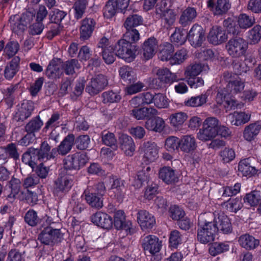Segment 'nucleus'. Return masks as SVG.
I'll return each mask as SVG.
<instances>
[{
	"label": "nucleus",
	"instance_id": "nucleus-22",
	"mask_svg": "<svg viewBox=\"0 0 261 261\" xmlns=\"http://www.w3.org/2000/svg\"><path fill=\"white\" fill-rule=\"evenodd\" d=\"M214 222L217 225V232L219 231L224 234L232 232V227L230 220L223 213L218 214V218Z\"/></svg>",
	"mask_w": 261,
	"mask_h": 261
},
{
	"label": "nucleus",
	"instance_id": "nucleus-39",
	"mask_svg": "<svg viewBox=\"0 0 261 261\" xmlns=\"http://www.w3.org/2000/svg\"><path fill=\"white\" fill-rule=\"evenodd\" d=\"M19 88V83L11 85L9 87L4 90V94L6 102L9 108L14 105L15 98V93Z\"/></svg>",
	"mask_w": 261,
	"mask_h": 261
},
{
	"label": "nucleus",
	"instance_id": "nucleus-8",
	"mask_svg": "<svg viewBox=\"0 0 261 261\" xmlns=\"http://www.w3.org/2000/svg\"><path fill=\"white\" fill-rule=\"evenodd\" d=\"M187 39L193 47L201 46L205 39V32L203 28L197 23L193 25L187 34Z\"/></svg>",
	"mask_w": 261,
	"mask_h": 261
},
{
	"label": "nucleus",
	"instance_id": "nucleus-41",
	"mask_svg": "<svg viewBox=\"0 0 261 261\" xmlns=\"http://www.w3.org/2000/svg\"><path fill=\"white\" fill-rule=\"evenodd\" d=\"M81 68L79 61L75 59L68 60L62 65V69L65 73L68 75H72L75 72V69Z\"/></svg>",
	"mask_w": 261,
	"mask_h": 261
},
{
	"label": "nucleus",
	"instance_id": "nucleus-10",
	"mask_svg": "<svg viewBox=\"0 0 261 261\" xmlns=\"http://www.w3.org/2000/svg\"><path fill=\"white\" fill-rule=\"evenodd\" d=\"M223 78L227 83L225 89L229 94H234L241 92L244 88V83L238 77L234 78L232 73L226 72L223 74Z\"/></svg>",
	"mask_w": 261,
	"mask_h": 261
},
{
	"label": "nucleus",
	"instance_id": "nucleus-1",
	"mask_svg": "<svg viewBox=\"0 0 261 261\" xmlns=\"http://www.w3.org/2000/svg\"><path fill=\"white\" fill-rule=\"evenodd\" d=\"M211 216L213 217L214 214L205 213L198 219L197 239L203 244L213 241L217 232L216 224L208 219Z\"/></svg>",
	"mask_w": 261,
	"mask_h": 261
},
{
	"label": "nucleus",
	"instance_id": "nucleus-4",
	"mask_svg": "<svg viewBox=\"0 0 261 261\" xmlns=\"http://www.w3.org/2000/svg\"><path fill=\"white\" fill-rule=\"evenodd\" d=\"M153 71L156 77L152 80V83L155 85L156 88H161L167 84L170 85L178 80L176 74L171 72L166 67L155 68Z\"/></svg>",
	"mask_w": 261,
	"mask_h": 261
},
{
	"label": "nucleus",
	"instance_id": "nucleus-6",
	"mask_svg": "<svg viewBox=\"0 0 261 261\" xmlns=\"http://www.w3.org/2000/svg\"><path fill=\"white\" fill-rule=\"evenodd\" d=\"M62 237L63 234L60 229L46 226L39 234L38 240L44 245L53 246L60 242Z\"/></svg>",
	"mask_w": 261,
	"mask_h": 261
},
{
	"label": "nucleus",
	"instance_id": "nucleus-19",
	"mask_svg": "<svg viewBox=\"0 0 261 261\" xmlns=\"http://www.w3.org/2000/svg\"><path fill=\"white\" fill-rule=\"evenodd\" d=\"M208 7L211 8L214 15H222L226 14L231 7L229 0H217L215 4L213 1L209 0Z\"/></svg>",
	"mask_w": 261,
	"mask_h": 261
},
{
	"label": "nucleus",
	"instance_id": "nucleus-12",
	"mask_svg": "<svg viewBox=\"0 0 261 261\" xmlns=\"http://www.w3.org/2000/svg\"><path fill=\"white\" fill-rule=\"evenodd\" d=\"M141 149L144 153V161L146 164L155 161L158 158V148L154 142L144 143Z\"/></svg>",
	"mask_w": 261,
	"mask_h": 261
},
{
	"label": "nucleus",
	"instance_id": "nucleus-14",
	"mask_svg": "<svg viewBox=\"0 0 261 261\" xmlns=\"http://www.w3.org/2000/svg\"><path fill=\"white\" fill-rule=\"evenodd\" d=\"M228 38L225 31L221 27H213L207 36L210 43L214 45H219L225 42Z\"/></svg>",
	"mask_w": 261,
	"mask_h": 261
},
{
	"label": "nucleus",
	"instance_id": "nucleus-54",
	"mask_svg": "<svg viewBox=\"0 0 261 261\" xmlns=\"http://www.w3.org/2000/svg\"><path fill=\"white\" fill-rule=\"evenodd\" d=\"M87 5V0H77L73 6L74 10V17L77 19L81 18L85 12Z\"/></svg>",
	"mask_w": 261,
	"mask_h": 261
},
{
	"label": "nucleus",
	"instance_id": "nucleus-28",
	"mask_svg": "<svg viewBox=\"0 0 261 261\" xmlns=\"http://www.w3.org/2000/svg\"><path fill=\"white\" fill-rule=\"evenodd\" d=\"M121 148L127 155L132 156L135 150V145L133 138L126 134H122L119 138Z\"/></svg>",
	"mask_w": 261,
	"mask_h": 261
},
{
	"label": "nucleus",
	"instance_id": "nucleus-33",
	"mask_svg": "<svg viewBox=\"0 0 261 261\" xmlns=\"http://www.w3.org/2000/svg\"><path fill=\"white\" fill-rule=\"evenodd\" d=\"M250 115L244 112H234L228 116L229 120L232 125L240 126L248 122L250 119Z\"/></svg>",
	"mask_w": 261,
	"mask_h": 261
},
{
	"label": "nucleus",
	"instance_id": "nucleus-43",
	"mask_svg": "<svg viewBox=\"0 0 261 261\" xmlns=\"http://www.w3.org/2000/svg\"><path fill=\"white\" fill-rule=\"evenodd\" d=\"M244 201L251 206L259 204L261 202V192L255 190L246 194L244 198Z\"/></svg>",
	"mask_w": 261,
	"mask_h": 261
},
{
	"label": "nucleus",
	"instance_id": "nucleus-5",
	"mask_svg": "<svg viewBox=\"0 0 261 261\" xmlns=\"http://www.w3.org/2000/svg\"><path fill=\"white\" fill-rule=\"evenodd\" d=\"M225 48L229 56L239 58L245 54L248 48V42L241 37H235L228 40Z\"/></svg>",
	"mask_w": 261,
	"mask_h": 261
},
{
	"label": "nucleus",
	"instance_id": "nucleus-15",
	"mask_svg": "<svg viewBox=\"0 0 261 261\" xmlns=\"http://www.w3.org/2000/svg\"><path fill=\"white\" fill-rule=\"evenodd\" d=\"M34 106L32 101H23L13 115V119L17 122H22L32 114Z\"/></svg>",
	"mask_w": 261,
	"mask_h": 261
},
{
	"label": "nucleus",
	"instance_id": "nucleus-13",
	"mask_svg": "<svg viewBox=\"0 0 261 261\" xmlns=\"http://www.w3.org/2000/svg\"><path fill=\"white\" fill-rule=\"evenodd\" d=\"M74 142V136L70 134L66 136L64 139L61 142L57 148L52 149V154L66 155L69 153L73 147Z\"/></svg>",
	"mask_w": 261,
	"mask_h": 261
},
{
	"label": "nucleus",
	"instance_id": "nucleus-53",
	"mask_svg": "<svg viewBox=\"0 0 261 261\" xmlns=\"http://www.w3.org/2000/svg\"><path fill=\"white\" fill-rule=\"evenodd\" d=\"M126 31L123 35L124 40L130 42L132 44L136 43L140 39L139 31L136 29H125Z\"/></svg>",
	"mask_w": 261,
	"mask_h": 261
},
{
	"label": "nucleus",
	"instance_id": "nucleus-56",
	"mask_svg": "<svg viewBox=\"0 0 261 261\" xmlns=\"http://www.w3.org/2000/svg\"><path fill=\"white\" fill-rule=\"evenodd\" d=\"M238 22L240 28L246 29L253 25L255 23V19L246 14H242L240 15Z\"/></svg>",
	"mask_w": 261,
	"mask_h": 261
},
{
	"label": "nucleus",
	"instance_id": "nucleus-36",
	"mask_svg": "<svg viewBox=\"0 0 261 261\" xmlns=\"http://www.w3.org/2000/svg\"><path fill=\"white\" fill-rule=\"evenodd\" d=\"M111 190L115 194V196L121 200L124 195L125 191V181L121 178L112 179Z\"/></svg>",
	"mask_w": 261,
	"mask_h": 261
},
{
	"label": "nucleus",
	"instance_id": "nucleus-25",
	"mask_svg": "<svg viewBox=\"0 0 261 261\" xmlns=\"http://www.w3.org/2000/svg\"><path fill=\"white\" fill-rule=\"evenodd\" d=\"M20 59L18 56L14 57L6 66L4 75L6 79L12 80L20 68Z\"/></svg>",
	"mask_w": 261,
	"mask_h": 261
},
{
	"label": "nucleus",
	"instance_id": "nucleus-55",
	"mask_svg": "<svg viewBox=\"0 0 261 261\" xmlns=\"http://www.w3.org/2000/svg\"><path fill=\"white\" fill-rule=\"evenodd\" d=\"M74 143L76 147L79 150H85L89 147L90 143V138L88 135H80L74 138Z\"/></svg>",
	"mask_w": 261,
	"mask_h": 261
},
{
	"label": "nucleus",
	"instance_id": "nucleus-20",
	"mask_svg": "<svg viewBox=\"0 0 261 261\" xmlns=\"http://www.w3.org/2000/svg\"><path fill=\"white\" fill-rule=\"evenodd\" d=\"M158 114L157 110L152 107H142L133 109L130 111V115L137 120H145Z\"/></svg>",
	"mask_w": 261,
	"mask_h": 261
},
{
	"label": "nucleus",
	"instance_id": "nucleus-37",
	"mask_svg": "<svg viewBox=\"0 0 261 261\" xmlns=\"http://www.w3.org/2000/svg\"><path fill=\"white\" fill-rule=\"evenodd\" d=\"M239 242L242 247L247 250L253 249L259 244L258 240L255 239L253 237L248 234L242 235L239 238Z\"/></svg>",
	"mask_w": 261,
	"mask_h": 261
},
{
	"label": "nucleus",
	"instance_id": "nucleus-31",
	"mask_svg": "<svg viewBox=\"0 0 261 261\" xmlns=\"http://www.w3.org/2000/svg\"><path fill=\"white\" fill-rule=\"evenodd\" d=\"M165 123L164 120L160 117L149 118L145 122V126L149 130L155 132H161L164 128Z\"/></svg>",
	"mask_w": 261,
	"mask_h": 261
},
{
	"label": "nucleus",
	"instance_id": "nucleus-23",
	"mask_svg": "<svg viewBox=\"0 0 261 261\" xmlns=\"http://www.w3.org/2000/svg\"><path fill=\"white\" fill-rule=\"evenodd\" d=\"M95 22L93 19L86 18L82 21L80 28V39L88 40L92 35L95 28Z\"/></svg>",
	"mask_w": 261,
	"mask_h": 261
},
{
	"label": "nucleus",
	"instance_id": "nucleus-29",
	"mask_svg": "<svg viewBox=\"0 0 261 261\" xmlns=\"http://www.w3.org/2000/svg\"><path fill=\"white\" fill-rule=\"evenodd\" d=\"M159 176L167 184L174 183L178 180L175 170L170 167H164L161 168L159 172Z\"/></svg>",
	"mask_w": 261,
	"mask_h": 261
},
{
	"label": "nucleus",
	"instance_id": "nucleus-35",
	"mask_svg": "<svg viewBox=\"0 0 261 261\" xmlns=\"http://www.w3.org/2000/svg\"><path fill=\"white\" fill-rule=\"evenodd\" d=\"M84 194L86 201L91 207L100 209L103 206L102 197L96 194L95 192L85 191Z\"/></svg>",
	"mask_w": 261,
	"mask_h": 261
},
{
	"label": "nucleus",
	"instance_id": "nucleus-60",
	"mask_svg": "<svg viewBox=\"0 0 261 261\" xmlns=\"http://www.w3.org/2000/svg\"><path fill=\"white\" fill-rule=\"evenodd\" d=\"M187 53L188 51L185 48L178 50L171 59V65L182 63L187 59Z\"/></svg>",
	"mask_w": 261,
	"mask_h": 261
},
{
	"label": "nucleus",
	"instance_id": "nucleus-48",
	"mask_svg": "<svg viewBox=\"0 0 261 261\" xmlns=\"http://www.w3.org/2000/svg\"><path fill=\"white\" fill-rule=\"evenodd\" d=\"M43 124V121L40 119L39 116H37L32 119L26 124L25 131L27 133L35 134L36 132H38L40 129Z\"/></svg>",
	"mask_w": 261,
	"mask_h": 261
},
{
	"label": "nucleus",
	"instance_id": "nucleus-26",
	"mask_svg": "<svg viewBox=\"0 0 261 261\" xmlns=\"http://www.w3.org/2000/svg\"><path fill=\"white\" fill-rule=\"evenodd\" d=\"M197 16L195 8L189 7L181 12L179 23L183 27H186L194 21Z\"/></svg>",
	"mask_w": 261,
	"mask_h": 261
},
{
	"label": "nucleus",
	"instance_id": "nucleus-32",
	"mask_svg": "<svg viewBox=\"0 0 261 261\" xmlns=\"http://www.w3.org/2000/svg\"><path fill=\"white\" fill-rule=\"evenodd\" d=\"M100 138L103 144L110 147L113 150H117V140L114 133L104 130L100 134Z\"/></svg>",
	"mask_w": 261,
	"mask_h": 261
},
{
	"label": "nucleus",
	"instance_id": "nucleus-42",
	"mask_svg": "<svg viewBox=\"0 0 261 261\" xmlns=\"http://www.w3.org/2000/svg\"><path fill=\"white\" fill-rule=\"evenodd\" d=\"M174 49L173 45L169 42L163 44L162 48L160 52L159 58L161 60L169 61L171 64V59L173 57V53Z\"/></svg>",
	"mask_w": 261,
	"mask_h": 261
},
{
	"label": "nucleus",
	"instance_id": "nucleus-61",
	"mask_svg": "<svg viewBox=\"0 0 261 261\" xmlns=\"http://www.w3.org/2000/svg\"><path fill=\"white\" fill-rule=\"evenodd\" d=\"M102 102L105 103L117 102L121 99V96L113 91H108L102 94Z\"/></svg>",
	"mask_w": 261,
	"mask_h": 261
},
{
	"label": "nucleus",
	"instance_id": "nucleus-49",
	"mask_svg": "<svg viewBox=\"0 0 261 261\" xmlns=\"http://www.w3.org/2000/svg\"><path fill=\"white\" fill-rule=\"evenodd\" d=\"M39 152L40 156L42 161L48 160L55 158L56 155L52 154V150H50V146L46 141L42 142L40 149H38Z\"/></svg>",
	"mask_w": 261,
	"mask_h": 261
},
{
	"label": "nucleus",
	"instance_id": "nucleus-9",
	"mask_svg": "<svg viewBox=\"0 0 261 261\" xmlns=\"http://www.w3.org/2000/svg\"><path fill=\"white\" fill-rule=\"evenodd\" d=\"M108 84L106 76L102 74H98L91 79L86 87V91L91 95H95L102 91Z\"/></svg>",
	"mask_w": 261,
	"mask_h": 261
},
{
	"label": "nucleus",
	"instance_id": "nucleus-40",
	"mask_svg": "<svg viewBox=\"0 0 261 261\" xmlns=\"http://www.w3.org/2000/svg\"><path fill=\"white\" fill-rule=\"evenodd\" d=\"M261 129V125L259 122L251 123L246 126L243 133L245 140L251 141L259 133Z\"/></svg>",
	"mask_w": 261,
	"mask_h": 261
},
{
	"label": "nucleus",
	"instance_id": "nucleus-21",
	"mask_svg": "<svg viewBox=\"0 0 261 261\" xmlns=\"http://www.w3.org/2000/svg\"><path fill=\"white\" fill-rule=\"evenodd\" d=\"M137 220L142 229H151L155 224L154 216L145 210L138 212Z\"/></svg>",
	"mask_w": 261,
	"mask_h": 261
},
{
	"label": "nucleus",
	"instance_id": "nucleus-2",
	"mask_svg": "<svg viewBox=\"0 0 261 261\" xmlns=\"http://www.w3.org/2000/svg\"><path fill=\"white\" fill-rule=\"evenodd\" d=\"M113 50L117 56L126 62H130L136 58L137 48L136 45L123 39H121L114 46Z\"/></svg>",
	"mask_w": 261,
	"mask_h": 261
},
{
	"label": "nucleus",
	"instance_id": "nucleus-63",
	"mask_svg": "<svg viewBox=\"0 0 261 261\" xmlns=\"http://www.w3.org/2000/svg\"><path fill=\"white\" fill-rule=\"evenodd\" d=\"M19 49V43L16 41L8 42L4 47V51L9 57L14 56Z\"/></svg>",
	"mask_w": 261,
	"mask_h": 261
},
{
	"label": "nucleus",
	"instance_id": "nucleus-30",
	"mask_svg": "<svg viewBox=\"0 0 261 261\" xmlns=\"http://www.w3.org/2000/svg\"><path fill=\"white\" fill-rule=\"evenodd\" d=\"M180 149L181 151L189 153L197 147L196 139L191 135H185L180 139Z\"/></svg>",
	"mask_w": 261,
	"mask_h": 261
},
{
	"label": "nucleus",
	"instance_id": "nucleus-57",
	"mask_svg": "<svg viewBox=\"0 0 261 261\" xmlns=\"http://www.w3.org/2000/svg\"><path fill=\"white\" fill-rule=\"evenodd\" d=\"M188 118L186 113L182 112L172 114L170 117L171 123L174 126L182 124Z\"/></svg>",
	"mask_w": 261,
	"mask_h": 261
},
{
	"label": "nucleus",
	"instance_id": "nucleus-38",
	"mask_svg": "<svg viewBox=\"0 0 261 261\" xmlns=\"http://www.w3.org/2000/svg\"><path fill=\"white\" fill-rule=\"evenodd\" d=\"M119 72L121 79L127 84L134 83L137 81L136 74L130 67L123 66L120 68Z\"/></svg>",
	"mask_w": 261,
	"mask_h": 261
},
{
	"label": "nucleus",
	"instance_id": "nucleus-47",
	"mask_svg": "<svg viewBox=\"0 0 261 261\" xmlns=\"http://www.w3.org/2000/svg\"><path fill=\"white\" fill-rule=\"evenodd\" d=\"M143 19L141 16L138 14L129 15L125 21L123 26L125 29H136L135 28L143 23Z\"/></svg>",
	"mask_w": 261,
	"mask_h": 261
},
{
	"label": "nucleus",
	"instance_id": "nucleus-17",
	"mask_svg": "<svg viewBox=\"0 0 261 261\" xmlns=\"http://www.w3.org/2000/svg\"><path fill=\"white\" fill-rule=\"evenodd\" d=\"M114 224L117 229L124 230L127 234H131L133 232L134 229L132 227V222L130 221L125 220L124 213L122 211L119 210L115 213Z\"/></svg>",
	"mask_w": 261,
	"mask_h": 261
},
{
	"label": "nucleus",
	"instance_id": "nucleus-58",
	"mask_svg": "<svg viewBox=\"0 0 261 261\" xmlns=\"http://www.w3.org/2000/svg\"><path fill=\"white\" fill-rule=\"evenodd\" d=\"M169 243V246L172 248H177L181 244V235L179 231L173 230L170 232Z\"/></svg>",
	"mask_w": 261,
	"mask_h": 261
},
{
	"label": "nucleus",
	"instance_id": "nucleus-46",
	"mask_svg": "<svg viewBox=\"0 0 261 261\" xmlns=\"http://www.w3.org/2000/svg\"><path fill=\"white\" fill-rule=\"evenodd\" d=\"M229 249V245L227 243H214L209 248V253L212 256L227 252Z\"/></svg>",
	"mask_w": 261,
	"mask_h": 261
},
{
	"label": "nucleus",
	"instance_id": "nucleus-11",
	"mask_svg": "<svg viewBox=\"0 0 261 261\" xmlns=\"http://www.w3.org/2000/svg\"><path fill=\"white\" fill-rule=\"evenodd\" d=\"M142 246L145 252H148L151 254H155L160 251L162 242L157 237L148 235L143 239Z\"/></svg>",
	"mask_w": 261,
	"mask_h": 261
},
{
	"label": "nucleus",
	"instance_id": "nucleus-34",
	"mask_svg": "<svg viewBox=\"0 0 261 261\" xmlns=\"http://www.w3.org/2000/svg\"><path fill=\"white\" fill-rule=\"evenodd\" d=\"M60 65L55 60L50 61L45 71L46 75L50 79H59L63 74Z\"/></svg>",
	"mask_w": 261,
	"mask_h": 261
},
{
	"label": "nucleus",
	"instance_id": "nucleus-27",
	"mask_svg": "<svg viewBox=\"0 0 261 261\" xmlns=\"http://www.w3.org/2000/svg\"><path fill=\"white\" fill-rule=\"evenodd\" d=\"M73 185V181L67 176L58 177L55 181V191L57 193L65 194L67 193Z\"/></svg>",
	"mask_w": 261,
	"mask_h": 261
},
{
	"label": "nucleus",
	"instance_id": "nucleus-64",
	"mask_svg": "<svg viewBox=\"0 0 261 261\" xmlns=\"http://www.w3.org/2000/svg\"><path fill=\"white\" fill-rule=\"evenodd\" d=\"M85 86V81L84 79H80L77 81L74 90L71 94V98L73 100H76L78 97L83 93Z\"/></svg>",
	"mask_w": 261,
	"mask_h": 261
},
{
	"label": "nucleus",
	"instance_id": "nucleus-3",
	"mask_svg": "<svg viewBox=\"0 0 261 261\" xmlns=\"http://www.w3.org/2000/svg\"><path fill=\"white\" fill-rule=\"evenodd\" d=\"M218 124L219 120L216 118H207L197 134V138L204 141L213 139L218 134Z\"/></svg>",
	"mask_w": 261,
	"mask_h": 261
},
{
	"label": "nucleus",
	"instance_id": "nucleus-51",
	"mask_svg": "<svg viewBox=\"0 0 261 261\" xmlns=\"http://www.w3.org/2000/svg\"><path fill=\"white\" fill-rule=\"evenodd\" d=\"M11 28L13 32L19 34L23 32L27 27L19 18L18 16H11L10 19Z\"/></svg>",
	"mask_w": 261,
	"mask_h": 261
},
{
	"label": "nucleus",
	"instance_id": "nucleus-52",
	"mask_svg": "<svg viewBox=\"0 0 261 261\" xmlns=\"http://www.w3.org/2000/svg\"><path fill=\"white\" fill-rule=\"evenodd\" d=\"M187 38V35H186L183 29L180 28H176L171 36V41L176 43L177 45L184 44Z\"/></svg>",
	"mask_w": 261,
	"mask_h": 261
},
{
	"label": "nucleus",
	"instance_id": "nucleus-59",
	"mask_svg": "<svg viewBox=\"0 0 261 261\" xmlns=\"http://www.w3.org/2000/svg\"><path fill=\"white\" fill-rule=\"evenodd\" d=\"M180 139L176 137L170 136L165 141V146L169 151L178 150L180 148Z\"/></svg>",
	"mask_w": 261,
	"mask_h": 261
},
{
	"label": "nucleus",
	"instance_id": "nucleus-44",
	"mask_svg": "<svg viewBox=\"0 0 261 261\" xmlns=\"http://www.w3.org/2000/svg\"><path fill=\"white\" fill-rule=\"evenodd\" d=\"M120 9L112 0H109L103 9V14L105 18L110 19L114 17Z\"/></svg>",
	"mask_w": 261,
	"mask_h": 261
},
{
	"label": "nucleus",
	"instance_id": "nucleus-50",
	"mask_svg": "<svg viewBox=\"0 0 261 261\" xmlns=\"http://www.w3.org/2000/svg\"><path fill=\"white\" fill-rule=\"evenodd\" d=\"M225 208L231 212L237 213L243 206L240 198H230L227 202L223 203Z\"/></svg>",
	"mask_w": 261,
	"mask_h": 261
},
{
	"label": "nucleus",
	"instance_id": "nucleus-16",
	"mask_svg": "<svg viewBox=\"0 0 261 261\" xmlns=\"http://www.w3.org/2000/svg\"><path fill=\"white\" fill-rule=\"evenodd\" d=\"M158 47V41L154 37L146 40L141 46V53L145 60L151 59L156 52Z\"/></svg>",
	"mask_w": 261,
	"mask_h": 261
},
{
	"label": "nucleus",
	"instance_id": "nucleus-45",
	"mask_svg": "<svg viewBox=\"0 0 261 261\" xmlns=\"http://www.w3.org/2000/svg\"><path fill=\"white\" fill-rule=\"evenodd\" d=\"M208 95L206 94H201L196 96L191 97L185 101V105L189 107H197L205 104L207 101Z\"/></svg>",
	"mask_w": 261,
	"mask_h": 261
},
{
	"label": "nucleus",
	"instance_id": "nucleus-62",
	"mask_svg": "<svg viewBox=\"0 0 261 261\" xmlns=\"http://www.w3.org/2000/svg\"><path fill=\"white\" fill-rule=\"evenodd\" d=\"M248 37L251 41V43H258L261 38V27L259 25L254 26L248 32Z\"/></svg>",
	"mask_w": 261,
	"mask_h": 261
},
{
	"label": "nucleus",
	"instance_id": "nucleus-18",
	"mask_svg": "<svg viewBox=\"0 0 261 261\" xmlns=\"http://www.w3.org/2000/svg\"><path fill=\"white\" fill-rule=\"evenodd\" d=\"M91 221L96 225L103 229H110L113 225V219L107 214L98 212L91 217Z\"/></svg>",
	"mask_w": 261,
	"mask_h": 261
},
{
	"label": "nucleus",
	"instance_id": "nucleus-7",
	"mask_svg": "<svg viewBox=\"0 0 261 261\" xmlns=\"http://www.w3.org/2000/svg\"><path fill=\"white\" fill-rule=\"evenodd\" d=\"M88 160L86 153L76 152L66 157L64 160V166L66 169L79 170L85 165Z\"/></svg>",
	"mask_w": 261,
	"mask_h": 261
},
{
	"label": "nucleus",
	"instance_id": "nucleus-24",
	"mask_svg": "<svg viewBox=\"0 0 261 261\" xmlns=\"http://www.w3.org/2000/svg\"><path fill=\"white\" fill-rule=\"evenodd\" d=\"M254 159L248 158L241 160L238 165V170L244 176H250L255 174L257 169L254 166Z\"/></svg>",
	"mask_w": 261,
	"mask_h": 261
}]
</instances>
